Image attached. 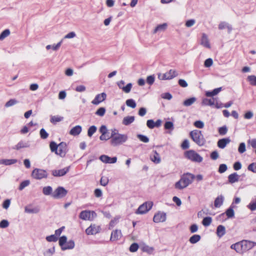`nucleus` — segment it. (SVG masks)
Segmentation results:
<instances>
[{"label": "nucleus", "mask_w": 256, "mask_h": 256, "mask_svg": "<svg viewBox=\"0 0 256 256\" xmlns=\"http://www.w3.org/2000/svg\"><path fill=\"white\" fill-rule=\"evenodd\" d=\"M100 160L105 164H114L117 161V158L116 156L110 158L106 155H102L100 157Z\"/></svg>", "instance_id": "nucleus-17"}, {"label": "nucleus", "mask_w": 256, "mask_h": 256, "mask_svg": "<svg viewBox=\"0 0 256 256\" xmlns=\"http://www.w3.org/2000/svg\"><path fill=\"white\" fill-rule=\"evenodd\" d=\"M126 105L132 108H134L136 107V103L133 99H128L126 102Z\"/></svg>", "instance_id": "nucleus-42"}, {"label": "nucleus", "mask_w": 256, "mask_h": 256, "mask_svg": "<svg viewBox=\"0 0 256 256\" xmlns=\"http://www.w3.org/2000/svg\"><path fill=\"white\" fill-rule=\"evenodd\" d=\"M224 200V196L222 195H220L218 196L214 200V205L216 208H220L223 204Z\"/></svg>", "instance_id": "nucleus-27"}, {"label": "nucleus", "mask_w": 256, "mask_h": 256, "mask_svg": "<svg viewBox=\"0 0 256 256\" xmlns=\"http://www.w3.org/2000/svg\"><path fill=\"white\" fill-rule=\"evenodd\" d=\"M18 162L16 159H2L0 160V164L4 166H10L15 164Z\"/></svg>", "instance_id": "nucleus-24"}, {"label": "nucleus", "mask_w": 256, "mask_h": 256, "mask_svg": "<svg viewBox=\"0 0 256 256\" xmlns=\"http://www.w3.org/2000/svg\"><path fill=\"white\" fill-rule=\"evenodd\" d=\"M32 176L36 180L46 178L48 173L46 170L40 168H34L32 173Z\"/></svg>", "instance_id": "nucleus-8"}, {"label": "nucleus", "mask_w": 256, "mask_h": 256, "mask_svg": "<svg viewBox=\"0 0 256 256\" xmlns=\"http://www.w3.org/2000/svg\"><path fill=\"white\" fill-rule=\"evenodd\" d=\"M246 151V144L244 142L240 143L238 148V152L240 154H242Z\"/></svg>", "instance_id": "nucleus-49"}, {"label": "nucleus", "mask_w": 256, "mask_h": 256, "mask_svg": "<svg viewBox=\"0 0 256 256\" xmlns=\"http://www.w3.org/2000/svg\"><path fill=\"white\" fill-rule=\"evenodd\" d=\"M153 206V202L150 201L146 202L143 204H141L138 210H136V214H144L149 211L152 208Z\"/></svg>", "instance_id": "nucleus-9"}, {"label": "nucleus", "mask_w": 256, "mask_h": 256, "mask_svg": "<svg viewBox=\"0 0 256 256\" xmlns=\"http://www.w3.org/2000/svg\"><path fill=\"white\" fill-rule=\"evenodd\" d=\"M97 128L94 126H90L88 130V136L91 137L96 131Z\"/></svg>", "instance_id": "nucleus-44"}, {"label": "nucleus", "mask_w": 256, "mask_h": 256, "mask_svg": "<svg viewBox=\"0 0 256 256\" xmlns=\"http://www.w3.org/2000/svg\"><path fill=\"white\" fill-rule=\"evenodd\" d=\"M185 157L188 160L195 162H201L203 158L194 150H189L184 152Z\"/></svg>", "instance_id": "nucleus-5"}, {"label": "nucleus", "mask_w": 256, "mask_h": 256, "mask_svg": "<svg viewBox=\"0 0 256 256\" xmlns=\"http://www.w3.org/2000/svg\"><path fill=\"white\" fill-rule=\"evenodd\" d=\"M190 136L193 141L199 146L204 144L206 140L200 130H195L190 132Z\"/></svg>", "instance_id": "nucleus-4"}, {"label": "nucleus", "mask_w": 256, "mask_h": 256, "mask_svg": "<svg viewBox=\"0 0 256 256\" xmlns=\"http://www.w3.org/2000/svg\"><path fill=\"white\" fill-rule=\"evenodd\" d=\"M202 104L204 106H212L215 104V100L214 98L210 99L204 98L202 102Z\"/></svg>", "instance_id": "nucleus-36"}, {"label": "nucleus", "mask_w": 256, "mask_h": 256, "mask_svg": "<svg viewBox=\"0 0 256 256\" xmlns=\"http://www.w3.org/2000/svg\"><path fill=\"white\" fill-rule=\"evenodd\" d=\"M132 83H128L126 86H123L122 90L125 93L128 94L130 92L131 89L132 88Z\"/></svg>", "instance_id": "nucleus-48"}, {"label": "nucleus", "mask_w": 256, "mask_h": 256, "mask_svg": "<svg viewBox=\"0 0 256 256\" xmlns=\"http://www.w3.org/2000/svg\"><path fill=\"white\" fill-rule=\"evenodd\" d=\"M75 246L74 242L73 240H70L67 242L62 248V250H71L74 248Z\"/></svg>", "instance_id": "nucleus-29"}, {"label": "nucleus", "mask_w": 256, "mask_h": 256, "mask_svg": "<svg viewBox=\"0 0 256 256\" xmlns=\"http://www.w3.org/2000/svg\"><path fill=\"white\" fill-rule=\"evenodd\" d=\"M110 138L111 146L113 147H116L126 143L128 141V137L126 134L120 133L118 130L113 129L112 130Z\"/></svg>", "instance_id": "nucleus-1"}, {"label": "nucleus", "mask_w": 256, "mask_h": 256, "mask_svg": "<svg viewBox=\"0 0 256 256\" xmlns=\"http://www.w3.org/2000/svg\"><path fill=\"white\" fill-rule=\"evenodd\" d=\"M196 100V98L194 97L190 98L185 100L184 102V105L186 106H188L192 105Z\"/></svg>", "instance_id": "nucleus-39"}, {"label": "nucleus", "mask_w": 256, "mask_h": 256, "mask_svg": "<svg viewBox=\"0 0 256 256\" xmlns=\"http://www.w3.org/2000/svg\"><path fill=\"white\" fill-rule=\"evenodd\" d=\"M195 176L192 174L187 172L183 174L180 180L174 185L175 188L178 190H182L186 188L192 183Z\"/></svg>", "instance_id": "nucleus-3"}, {"label": "nucleus", "mask_w": 256, "mask_h": 256, "mask_svg": "<svg viewBox=\"0 0 256 256\" xmlns=\"http://www.w3.org/2000/svg\"><path fill=\"white\" fill-rule=\"evenodd\" d=\"M63 41V39H62L58 43L56 44H54L52 45L48 44L47 45L46 47V50H49L52 49L54 51H57L60 48V47L62 42Z\"/></svg>", "instance_id": "nucleus-25"}, {"label": "nucleus", "mask_w": 256, "mask_h": 256, "mask_svg": "<svg viewBox=\"0 0 256 256\" xmlns=\"http://www.w3.org/2000/svg\"><path fill=\"white\" fill-rule=\"evenodd\" d=\"M30 146L28 142L20 140L14 147V149L20 150L21 148H28Z\"/></svg>", "instance_id": "nucleus-22"}, {"label": "nucleus", "mask_w": 256, "mask_h": 256, "mask_svg": "<svg viewBox=\"0 0 256 256\" xmlns=\"http://www.w3.org/2000/svg\"><path fill=\"white\" fill-rule=\"evenodd\" d=\"M68 194V190L62 186H58L53 192L52 197L56 199L64 198Z\"/></svg>", "instance_id": "nucleus-10"}, {"label": "nucleus", "mask_w": 256, "mask_h": 256, "mask_svg": "<svg viewBox=\"0 0 256 256\" xmlns=\"http://www.w3.org/2000/svg\"><path fill=\"white\" fill-rule=\"evenodd\" d=\"M178 74L174 70H170L169 71L164 73H159L158 74V78L160 80H171L178 76Z\"/></svg>", "instance_id": "nucleus-7"}, {"label": "nucleus", "mask_w": 256, "mask_h": 256, "mask_svg": "<svg viewBox=\"0 0 256 256\" xmlns=\"http://www.w3.org/2000/svg\"><path fill=\"white\" fill-rule=\"evenodd\" d=\"M55 252V248L53 246L46 250L44 252V256H52Z\"/></svg>", "instance_id": "nucleus-40"}, {"label": "nucleus", "mask_w": 256, "mask_h": 256, "mask_svg": "<svg viewBox=\"0 0 256 256\" xmlns=\"http://www.w3.org/2000/svg\"><path fill=\"white\" fill-rule=\"evenodd\" d=\"M67 242V238L64 236H61L59 239V244L61 246V248Z\"/></svg>", "instance_id": "nucleus-62"}, {"label": "nucleus", "mask_w": 256, "mask_h": 256, "mask_svg": "<svg viewBox=\"0 0 256 256\" xmlns=\"http://www.w3.org/2000/svg\"><path fill=\"white\" fill-rule=\"evenodd\" d=\"M99 131L102 134L101 136H100V139L101 140H107L110 139V136L106 134H108V130L106 126H102L100 128Z\"/></svg>", "instance_id": "nucleus-16"}, {"label": "nucleus", "mask_w": 256, "mask_h": 256, "mask_svg": "<svg viewBox=\"0 0 256 256\" xmlns=\"http://www.w3.org/2000/svg\"><path fill=\"white\" fill-rule=\"evenodd\" d=\"M200 44L207 48H211L208 37L205 33L202 34V37L200 40Z\"/></svg>", "instance_id": "nucleus-15"}, {"label": "nucleus", "mask_w": 256, "mask_h": 256, "mask_svg": "<svg viewBox=\"0 0 256 256\" xmlns=\"http://www.w3.org/2000/svg\"><path fill=\"white\" fill-rule=\"evenodd\" d=\"M137 137L140 141L144 142L147 143L149 142V138L146 136L139 134L137 135Z\"/></svg>", "instance_id": "nucleus-57"}, {"label": "nucleus", "mask_w": 256, "mask_h": 256, "mask_svg": "<svg viewBox=\"0 0 256 256\" xmlns=\"http://www.w3.org/2000/svg\"><path fill=\"white\" fill-rule=\"evenodd\" d=\"M238 178L239 176L236 172L228 176V181L231 184L238 182Z\"/></svg>", "instance_id": "nucleus-31"}, {"label": "nucleus", "mask_w": 256, "mask_h": 256, "mask_svg": "<svg viewBox=\"0 0 256 256\" xmlns=\"http://www.w3.org/2000/svg\"><path fill=\"white\" fill-rule=\"evenodd\" d=\"M226 214L228 218L234 217V210L232 207H230L226 210Z\"/></svg>", "instance_id": "nucleus-51"}, {"label": "nucleus", "mask_w": 256, "mask_h": 256, "mask_svg": "<svg viewBox=\"0 0 256 256\" xmlns=\"http://www.w3.org/2000/svg\"><path fill=\"white\" fill-rule=\"evenodd\" d=\"M200 238L201 237L200 235L194 234L190 238L189 241L190 243L192 244H194L199 242L200 240Z\"/></svg>", "instance_id": "nucleus-37"}, {"label": "nucleus", "mask_w": 256, "mask_h": 256, "mask_svg": "<svg viewBox=\"0 0 256 256\" xmlns=\"http://www.w3.org/2000/svg\"><path fill=\"white\" fill-rule=\"evenodd\" d=\"M248 207L252 211L256 210V198L254 200L252 201L249 204Z\"/></svg>", "instance_id": "nucleus-59"}, {"label": "nucleus", "mask_w": 256, "mask_h": 256, "mask_svg": "<svg viewBox=\"0 0 256 256\" xmlns=\"http://www.w3.org/2000/svg\"><path fill=\"white\" fill-rule=\"evenodd\" d=\"M106 98V94L105 92L98 94L94 98L92 101V104L94 105H98L104 102Z\"/></svg>", "instance_id": "nucleus-14"}, {"label": "nucleus", "mask_w": 256, "mask_h": 256, "mask_svg": "<svg viewBox=\"0 0 256 256\" xmlns=\"http://www.w3.org/2000/svg\"><path fill=\"white\" fill-rule=\"evenodd\" d=\"M212 222V218L210 216H207L204 218L202 221V224L204 226H209Z\"/></svg>", "instance_id": "nucleus-41"}, {"label": "nucleus", "mask_w": 256, "mask_h": 256, "mask_svg": "<svg viewBox=\"0 0 256 256\" xmlns=\"http://www.w3.org/2000/svg\"><path fill=\"white\" fill-rule=\"evenodd\" d=\"M46 238V240L48 242H56L58 239V237H56V236L54 234L47 236Z\"/></svg>", "instance_id": "nucleus-56"}, {"label": "nucleus", "mask_w": 256, "mask_h": 256, "mask_svg": "<svg viewBox=\"0 0 256 256\" xmlns=\"http://www.w3.org/2000/svg\"><path fill=\"white\" fill-rule=\"evenodd\" d=\"M70 170V166L64 168L60 170H56L52 171V174L54 176H62L65 175Z\"/></svg>", "instance_id": "nucleus-18"}, {"label": "nucleus", "mask_w": 256, "mask_h": 256, "mask_svg": "<svg viewBox=\"0 0 256 256\" xmlns=\"http://www.w3.org/2000/svg\"><path fill=\"white\" fill-rule=\"evenodd\" d=\"M63 120V118L60 116H52L50 118V122L55 124L60 122Z\"/></svg>", "instance_id": "nucleus-50"}, {"label": "nucleus", "mask_w": 256, "mask_h": 256, "mask_svg": "<svg viewBox=\"0 0 256 256\" xmlns=\"http://www.w3.org/2000/svg\"><path fill=\"white\" fill-rule=\"evenodd\" d=\"M248 80L252 86H256V76L251 75L248 76Z\"/></svg>", "instance_id": "nucleus-46"}, {"label": "nucleus", "mask_w": 256, "mask_h": 256, "mask_svg": "<svg viewBox=\"0 0 256 256\" xmlns=\"http://www.w3.org/2000/svg\"><path fill=\"white\" fill-rule=\"evenodd\" d=\"M18 101L15 99H10L8 101L6 104L5 106L6 108H8L10 106H14V104H16L18 103Z\"/></svg>", "instance_id": "nucleus-52"}, {"label": "nucleus", "mask_w": 256, "mask_h": 256, "mask_svg": "<svg viewBox=\"0 0 256 256\" xmlns=\"http://www.w3.org/2000/svg\"><path fill=\"white\" fill-rule=\"evenodd\" d=\"M150 160L154 164H158L161 162L160 154L156 151L154 150L150 155Z\"/></svg>", "instance_id": "nucleus-19"}, {"label": "nucleus", "mask_w": 256, "mask_h": 256, "mask_svg": "<svg viewBox=\"0 0 256 256\" xmlns=\"http://www.w3.org/2000/svg\"><path fill=\"white\" fill-rule=\"evenodd\" d=\"M30 184V182L28 180H26L23 182H22L19 186V190H22L26 186H28Z\"/></svg>", "instance_id": "nucleus-55"}, {"label": "nucleus", "mask_w": 256, "mask_h": 256, "mask_svg": "<svg viewBox=\"0 0 256 256\" xmlns=\"http://www.w3.org/2000/svg\"><path fill=\"white\" fill-rule=\"evenodd\" d=\"M134 120V116H127L124 118L122 120V124L125 126H128L132 123Z\"/></svg>", "instance_id": "nucleus-32"}, {"label": "nucleus", "mask_w": 256, "mask_h": 256, "mask_svg": "<svg viewBox=\"0 0 256 256\" xmlns=\"http://www.w3.org/2000/svg\"><path fill=\"white\" fill-rule=\"evenodd\" d=\"M230 142V140L228 138L220 139L218 142V143H217L218 146L220 148L223 149Z\"/></svg>", "instance_id": "nucleus-21"}, {"label": "nucleus", "mask_w": 256, "mask_h": 256, "mask_svg": "<svg viewBox=\"0 0 256 256\" xmlns=\"http://www.w3.org/2000/svg\"><path fill=\"white\" fill-rule=\"evenodd\" d=\"M218 28L220 30H224V28H227L228 30V32L230 33L232 30V27L228 23L222 22L218 24Z\"/></svg>", "instance_id": "nucleus-30"}, {"label": "nucleus", "mask_w": 256, "mask_h": 256, "mask_svg": "<svg viewBox=\"0 0 256 256\" xmlns=\"http://www.w3.org/2000/svg\"><path fill=\"white\" fill-rule=\"evenodd\" d=\"M154 75H151L147 77L146 81L148 84L152 85V84H154Z\"/></svg>", "instance_id": "nucleus-64"}, {"label": "nucleus", "mask_w": 256, "mask_h": 256, "mask_svg": "<svg viewBox=\"0 0 256 256\" xmlns=\"http://www.w3.org/2000/svg\"><path fill=\"white\" fill-rule=\"evenodd\" d=\"M168 27L166 23H164L162 24H158L154 30L153 34H155L158 32H162L164 31Z\"/></svg>", "instance_id": "nucleus-26"}, {"label": "nucleus", "mask_w": 256, "mask_h": 256, "mask_svg": "<svg viewBox=\"0 0 256 256\" xmlns=\"http://www.w3.org/2000/svg\"><path fill=\"white\" fill-rule=\"evenodd\" d=\"M194 125L195 127L198 128H202L204 127V123L202 120H196V121Z\"/></svg>", "instance_id": "nucleus-60"}, {"label": "nucleus", "mask_w": 256, "mask_h": 256, "mask_svg": "<svg viewBox=\"0 0 256 256\" xmlns=\"http://www.w3.org/2000/svg\"><path fill=\"white\" fill-rule=\"evenodd\" d=\"M40 134L42 139H46L48 136V134L43 128L40 130Z\"/></svg>", "instance_id": "nucleus-53"}, {"label": "nucleus", "mask_w": 256, "mask_h": 256, "mask_svg": "<svg viewBox=\"0 0 256 256\" xmlns=\"http://www.w3.org/2000/svg\"><path fill=\"white\" fill-rule=\"evenodd\" d=\"M82 131V127L78 125L73 127L70 131L69 134L70 135L76 136H78Z\"/></svg>", "instance_id": "nucleus-20"}, {"label": "nucleus", "mask_w": 256, "mask_h": 256, "mask_svg": "<svg viewBox=\"0 0 256 256\" xmlns=\"http://www.w3.org/2000/svg\"><path fill=\"white\" fill-rule=\"evenodd\" d=\"M164 126L166 130H173L174 128V124L171 122H166L164 124Z\"/></svg>", "instance_id": "nucleus-61"}, {"label": "nucleus", "mask_w": 256, "mask_h": 256, "mask_svg": "<svg viewBox=\"0 0 256 256\" xmlns=\"http://www.w3.org/2000/svg\"><path fill=\"white\" fill-rule=\"evenodd\" d=\"M166 215L164 212H158L154 215L153 221L156 223L163 222L166 220Z\"/></svg>", "instance_id": "nucleus-12"}, {"label": "nucleus", "mask_w": 256, "mask_h": 256, "mask_svg": "<svg viewBox=\"0 0 256 256\" xmlns=\"http://www.w3.org/2000/svg\"><path fill=\"white\" fill-rule=\"evenodd\" d=\"M141 248L143 252H146L148 254H152L154 250V248L153 247L150 246L146 244H144L142 246Z\"/></svg>", "instance_id": "nucleus-38"}, {"label": "nucleus", "mask_w": 256, "mask_h": 256, "mask_svg": "<svg viewBox=\"0 0 256 256\" xmlns=\"http://www.w3.org/2000/svg\"><path fill=\"white\" fill-rule=\"evenodd\" d=\"M226 233V229L224 226L220 225L216 229V234L218 237L221 238Z\"/></svg>", "instance_id": "nucleus-34"}, {"label": "nucleus", "mask_w": 256, "mask_h": 256, "mask_svg": "<svg viewBox=\"0 0 256 256\" xmlns=\"http://www.w3.org/2000/svg\"><path fill=\"white\" fill-rule=\"evenodd\" d=\"M228 128L226 126H224L218 128V133L221 136L225 135L228 132Z\"/></svg>", "instance_id": "nucleus-47"}, {"label": "nucleus", "mask_w": 256, "mask_h": 256, "mask_svg": "<svg viewBox=\"0 0 256 256\" xmlns=\"http://www.w3.org/2000/svg\"><path fill=\"white\" fill-rule=\"evenodd\" d=\"M58 144H57L54 142H52L50 144V148L52 152H54L56 154Z\"/></svg>", "instance_id": "nucleus-43"}, {"label": "nucleus", "mask_w": 256, "mask_h": 256, "mask_svg": "<svg viewBox=\"0 0 256 256\" xmlns=\"http://www.w3.org/2000/svg\"><path fill=\"white\" fill-rule=\"evenodd\" d=\"M96 216V214L94 211L85 210L82 211L79 218L84 220L92 221Z\"/></svg>", "instance_id": "nucleus-6"}, {"label": "nucleus", "mask_w": 256, "mask_h": 256, "mask_svg": "<svg viewBox=\"0 0 256 256\" xmlns=\"http://www.w3.org/2000/svg\"><path fill=\"white\" fill-rule=\"evenodd\" d=\"M67 151V145L66 143L62 142L58 144L56 154L62 158H64L66 156Z\"/></svg>", "instance_id": "nucleus-11"}, {"label": "nucleus", "mask_w": 256, "mask_h": 256, "mask_svg": "<svg viewBox=\"0 0 256 256\" xmlns=\"http://www.w3.org/2000/svg\"><path fill=\"white\" fill-rule=\"evenodd\" d=\"M10 33V30L8 29L4 30L0 34V40H2L8 36Z\"/></svg>", "instance_id": "nucleus-45"}, {"label": "nucleus", "mask_w": 256, "mask_h": 256, "mask_svg": "<svg viewBox=\"0 0 256 256\" xmlns=\"http://www.w3.org/2000/svg\"><path fill=\"white\" fill-rule=\"evenodd\" d=\"M100 230V226H96V224H91L86 229V232L88 235H94L98 233Z\"/></svg>", "instance_id": "nucleus-13"}, {"label": "nucleus", "mask_w": 256, "mask_h": 256, "mask_svg": "<svg viewBox=\"0 0 256 256\" xmlns=\"http://www.w3.org/2000/svg\"><path fill=\"white\" fill-rule=\"evenodd\" d=\"M122 236L120 230H116L111 234L110 240L115 241L119 240Z\"/></svg>", "instance_id": "nucleus-23"}, {"label": "nucleus", "mask_w": 256, "mask_h": 256, "mask_svg": "<svg viewBox=\"0 0 256 256\" xmlns=\"http://www.w3.org/2000/svg\"><path fill=\"white\" fill-rule=\"evenodd\" d=\"M222 90V88H218L214 89L212 91H208L206 92V96L211 97L218 94Z\"/></svg>", "instance_id": "nucleus-33"}, {"label": "nucleus", "mask_w": 256, "mask_h": 256, "mask_svg": "<svg viewBox=\"0 0 256 256\" xmlns=\"http://www.w3.org/2000/svg\"><path fill=\"white\" fill-rule=\"evenodd\" d=\"M248 170L251 171L254 173H256V163L253 162L250 164L248 167Z\"/></svg>", "instance_id": "nucleus-63"}, {"label": "nucleus", "mask_w": 256, "mask_h": 256, "mask_svg": "<svg viewBox=\"0 0 256 256\" xmlns=\"http://www.w3.org/2000/svg\"><path fill=\"white\" fill-rule=\"evenodd\" d=\"M138 245L136 243L132 244L130 247V251L132 252H136L138 250Z\"/></svg>", "instance_id": "nucleus-58"}, {"label": "nucleus", "mask_w": 256, "mask_h": 256, "mask_svg": "<svg viewBox=\"0 0 256 256\" xmlns=\"http://www.w3.org/2000/svg\"><path fill=\"white\" fill-rule=\"evenodd\" d=\"M42 193L45 196H52V194L53 193L52 188L50 186H44L42 188Z\"/></svg>", "instance_id": "nucleus-35"}, {"label": "nucleus", "mask_w": 256, "mask_h": 256, "mask_svg": "<svg viewBox=\"0 0 256 256\" xmlns=\"http://www.w3.org/2000/svg\"><path fill=\"white\" fill-rule=\"evenodd\" d=\"M256 244L252 242L243 240L230 246V248L234 250L237 253L242 254L248 250L252 249Z\"/></svg>", "instance_id": "nucleus-2"}, {"label": "nucleus", "mask_w": 256, "mask_h": 256, "mask_svg": "<svg viewBox=\"0 0 256 256\" xmlns=\"http://www.w3.org/2000/svg\"><path fill=\"white\" fill-rule=\"evenodd\" d=\"M106 113V108H104L102 107L99 108L96 112V114L102 116L104 115Z\"/></svg>", "instance_id": "nucleus-54"}, {"label": "nucleus", "mask_w": 256, "mask_h": 256, "mask_svg": "<svg viewBox=\"0 0 256 256\" xmlns=\"http://www.w3.org/2000/svg\"><path fill=\"white\" fill-rule=\"evenodd\" d=\"M40 210V208L38 207L32 208L30 206H26L24 208L25 212L28 214H38Z\"/></svg>", "instance_id": "nucleus-28"}]
</instances>
